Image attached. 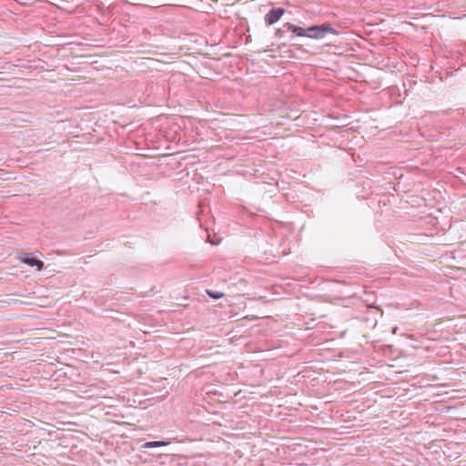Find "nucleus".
<instances>
[{
    "label": "nucleus",
    "instance_id": "f8f14e48",
    "mask_svg": "<svg viewBox=\"0 0 466 466\" xmlns=\"http://www.w3.org/2000/svg\"><path fill=\"white\" fill-rule=\"evenodd\" d=\"M397 332V328H394L393 329V333H396Z\"/></svg>",
    "mask_w": 466,
    "mask_h": 466
},
{
    "label": "nucleus",
    "instance_id": "9d476101",
    "mask_svg": "<svg viewBox=\"0 0 466 466\" xmlns=\"http://www.w3.org/2000/svg\"><path fill=\"white\" fill-rule=\"evenodd\" d=\"M117 322H118V325H119L120 323H121V324H124L125 320H124V319H119V318H118ZM119 331H120V330L118 329V332H119Z\"/></svg>",
    "mask_w": 466,
    "mask_h": 466
},
{
    "label": "nucleus",
    "instance_id": "f257e3e1",
    "mask_svg": "<svg viewBox=\"0 0 466 466\" xmlns=\"http://www.w3.org/2000/svg\"><path fill=\"white\" fill-rule=\"evenodd\" d=\"M328 34L337 35H339V32L333 28L330 24L324 23L321 25H313L308 27H304L303 37H309L311 39H322Z\"/></svg>",
    "mask_w": 466,
    "mask_h": 466
},
{
    "label": "nucleus",
    "instance_id": "423d86ee",
    "mask_svg": "<svg viewBox=\"0 0 466 466\" xmlns=\"http://www.w3.org/2000/svg\"><path fill=\"white\" fill-rule=\"evenodd\" d=\"M168 443H169L168 441H147V442H145V443L142 445V448H143V449H153V448H158V447L166 446V445H167Z\"/></svg>",
    "mask_w": 466,
    "mask_h": 466
},
{
    "label": "nucleus",
    "instance_id": "9b49d317",
    "mask_svg": "<svg viewBox=\"0 0 466 466\" xmlns=\"http://www.w3.org/2000/svg\"><path fill=\"white\" fill-rule=\"evenodd\" d=\"M128 343L131 345V346H134V342L129 340Z\"/></svg>",
    "mask_w": 466,
    "mask_h": 466
},
{
    "label": "nucleus",
    "instance_id": "0eeeda50",
    "mask_svg": "<svg viewBox=\"0 0 466 466\" xmlns=\"http://www.w3.org/2000/svg\"><path fill=\"white\" fill-rule=\"evenodd\" d=\"M288 30H287V26H286V23L279 28H278L275 32V35L276 37L278 38H282L286 35V34H288Z\"/></svg>",
    "mask_w": 466,
    "mask_h": 466
},
{
    "label": "nucleus",
    "instance_id": "1a4fd4ad",
    "mask_svg": "<svg viewBox=\"0 0 466 466\" xmlns=\"http://www.w3.org/2000/svg\"><path fill=\"white\" fill-rule=\"evenodd\" d=\"M120 30L123 31V34H121L122 35L121 37H125L127 40V38L130 37L131 34H134V31L130 32V30L126 25H121Z\"/></svg>",
    "mask_w": 466,
    "mask_h": 466
},
{
    "label": "nucleus",
    "instance_id": "f03ea898",
    "mask_svg": "<svg viewBox=\"0 0 466 466\" xmlns=\"http://www.w3.org/2000/svg\"><path fill=\"white\" fill-rule=\"evenodd\" d=\"M285 12L286 10L283 7H272L264 16L265 24L267 25H274L281 18Z\"/></svg>",
    "mask_w": 466,
    "mask_h": 466
},
{
    "label": "nucleus",
    "instance_id": "7ed1b4c3",
    "mask_svg": "<svg viewBox=\"0 0 466 466\" xmlns=\"http://www.w3.org/2000/svg\"><path fill=\"white\" fill-rule=\"evenodd\" d=\"M287 30L290 33L289 40H293L296 36L303 37L304 26L293 25L291 23H286Z\"/></svg>",
    "mask_w": 466,
    "mask_h": 466
},
{
    "label": "nucleus",
    "instance_id": "39448f33",
    "mask_svg": "<svg viewBox=\"0 0 466 466\" xmlns=\"http://www.w3.org/2000/svg\"><path fill=\"white\" fill-rule=\"evenodd\" d=\"M22 261L31 267H36L37 270H41L44 266V263L41 260L31 258L29 256L25 257Z\"/></svg>",
    "mask_w": 466,
    "mask_h": 466
},
{
    "label": "nucleus",
    "instance_id": "ddd939ff",
    "mask_svg": "<svg viewBox=\"0 0 466 466\" xmlns=\"http://www.w3.org/2000/svg\"><path fill=\"white\" fill-rule=\"evenodd\" d=\"M121 399H122V398L118 395V397H117L118 401H120V400H121Z\"/></svg>",
    "mask_w": 466,
    "mask_h": 466
},
{
    "label": "nucleus",
    "instance_id": "20e7f679",
    "mask_svg": "<svg viewBox=\"0 0 466 466\" xmlns=\"http://www.w3.org/2000/svg\"><path fill=\"white\" fill-rule=\"evenodd\" d=\"M120 34H123V31L120 30V28H118V38H120ZM126 41L127 39L125 37H122L121 40L118 39V53L122 52L121 50H119V48H129L130 50H128V52H131L132 49H137L138 47L137 43L133 42V40H128L127 43Z\"/></svg>",
    "mask_w": 466,
    "mask_h": 466
},
{
    "label": "nucleus",
    "instance_id": "6e6552de",
    "mask_svg": "<svg viewBox=\"0 0 466 466\" xmlns=\"http://www.w3.org/2000/svg\"><path fill=\"white\" fill-rule=\"evenodd\" d=\"M207 294L210 298L215 299H221L224 297V293H222L220 291L211 290V289H207Z\"/></svg>",
    "mask_w": 466,
    "mask_h": 466
}]
</instances>
